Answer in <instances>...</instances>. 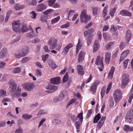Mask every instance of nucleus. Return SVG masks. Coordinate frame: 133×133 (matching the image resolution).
<instances>
[{
    "label": "nucleus",
    "instance_id": "obj_15",
    "mask_svg": "<svg viewBox=\"0 0 133 133\" xmlns=\"http://www.w3.org/2000/svg\"><path fill=\"white\" fill-rule=\"evenodd\" d=\"M85 52L83 51H81L79 53L78 58V61L79 62H82L84 60Z\"/></svg>",
    "mask_w": 133,
    "mask_h": 133
},
{
    "label": "nucleus",
    "instance_id": "obj_21",
    "mask_svg": "<svg viewBox=\"0 0 133 133\" xmlns=\"http://www.w3.org/2000/svg\"><path fill=\"white\" fill-rule=\"evenodd\" d=\"M94 52H96L99 47V42L98 40L96 39L95 40L94 44L93 46Z\"/></svg>",
    "mask_w": 133,
    "mask_h": 133
},
{
    "label": "nucleus",
    "instance_id": "obj_24",
    "mask_svg": "<svg viewBox=\"0 0 133 133\" xmlns=\"http://www.w3.org/2000/svg\"><path fill=\"white\" fill-rule=\"evenodd\" d=\"M21 89L19 87H18L15 93L14 92L12 96L14 97H15L16 96H18L20 95L21 94Z\"/></svg>",
    "mask_w": 133,
    "mask_h": 133
},
{
    "label": "nucleus",
    "instance_id": "obj_37",
    "mask_svg": "<svg viewBox=\"0 0 133 133\" xmlns=\"http://www.w3.org/2000/svg\"><path fill=\"white\" fill-rule=\"evenodd\" d=\"M121 80H125L129 81V75L127 74H124L122 75V78Z\"/></svg>",
    "mask_w": 133,
    "mask_h": 133
},
{
    "label": "nucleus",
    "instance_id": "obj_23",
    "mask_svg": "<svg viewBox=\"0 0 133 133\" xmlns=\"http://www.w3.org/2000/svg\"><path fill=\"white\" fill-rule=\"evenodd\" d=\"M14 7L16 10H18L24 9V6L23 5H21L19 4H16L14 5Z\"/></svg>",
    "mask_w": 133,
    "mask_h": 133
},
{
    "label": "nucleus",
    "instance_id": "obj_36",
    "mask_svg": "<svg viewBox=\"0 0 133 133\" xmlns=\"http://www.w3.org/2000/svg\"><path fill=\"white\" fill-rule=\"evenodd\" d=\"M60 18L59 16H58L54 19H52L51 21V24H53L56 22H58L60 19Z\"/></svg>",
    "mask_w": 133,
    "mask_h": 133
},
{
    "label": "nucleus",
    "instance_id": "obj_64",
    "mask_svg": "<svg viewBox=\"0 0 133 133\" xmlns=\"http://www.w3.org/2000/svg\"><path fill=\"white\" fill-rule=\"evenodd\" d=\"M23 131L21 128L18 129L15 131V133H22Z\"/></svg>",
    "mask_w": 133,
    "mask_h": 133
},
{
    "label": "nucleus",
    "instance_id": "obj_17",
    "mask_svg": "<svg viewBox=\"0 0 133 133\" xmlns=\"http://www.w3.org/2000/svg\"><path fill=\"white\" fill-rule=\"evenodd\" d=\"M78 73L80 75H82L84 74L83 67L80 65H78L77 66Z\"/></svg>",
    "mask_w": 133,
    "mask_h": 133
},
{
    "label": "nucleus",
    "instance_id": "obj_60",
    "mask_svg": "<svg viewBox=\"0 0 133 133\" xmlns=\"http://www.w3.org/2000/svg\"><path fill=\"white\" fill-rule=\"evenodd\" d=\"M29 4L31 5L34 6L36 5L37 4L36 1V0H32Z\"/></svg>",
    "mask_w": 133,
    "mask_h": 133
},
{
    "label": "nucleus",
    "instance_id": "obj_55",
    "mask_svg": "<svg viewBox=\"0 0 133 133\" xmlns=\"http://www.w3.org/2000/svg\"><path fill=\"white\" fill-rule=\"evenodd\" d=\"M25 36L27 37L30 38L36 37L37 35L34 34H26Z\"/></svg>",
    "mask_w": 133,
    "mask_h": 133
},
{
    "label": "nucleus",
    "instance_id": "obj_28",
    "mask_svg": "<svg viewBox=\"0 0 133 133\" xmlns=\"http://www.w3.org/2000/svg\"><path fill=\"white\" fill-rule=\"evenodd\" d=\"M101 117L99 113H98L94 117L93 119L94 123H95L97 122L98 121H99L100 118Z\"/></svg>",
    "mask_w": 133,
    "mask_h": 133
},
{
    "label": "nucleus",
    "instance_id": "obj_34",
    "mask_svg": "<svg viewBox=\"0 0 133 133\" xmlns=\"http://www.w3.org/2000/svg\"><path fill=\"white\" fill-rule=\"evenodd\" d=\"M6 91L4 90L1 89L0 90V97L6 96Z\"/></svg>",
    "mask_w": 133,
    "mask_h": 133
},
{
    "label": "nucleus",
    "instance_id": "obj_39",
    "mask_svg": "<svg viewBox=\"0 0 133 133\" xmlns=\"http://www.w3.org/2000/svg\"><path fill=\"white\" fill-rule=\"evenodd\" d=\"M69 76L68 73L67 72H66L64 76L63 79V82L65 83L66 82L68 79Z\"/></svg>",
    "mask_w": 133,
    "mask_h": 133
},
{
    "label": "nucleus",
    "instance_id": "obj_61",
    "mask_svg": "<svg viewBox=\"0 0 133 133\" xmlns=\"http://www.w3.org/2000/svg\"><path fill=\"white\" fill-rule=\"evenodd\" d=\"M40 41V40L38 38H36L32 40V43H38Z\"/></svg>",
    "mask_w": 133,
    "mask_h": 133
},
{
    "label": "nucleus",
    "instance_id": "obj_25",
    "mask_svg": "<svg viewBox=\"0 0 133 133\" xmlns=\"http://www.w3.org/2000/svg\"><path fill=\"white\" fill-rule=\"evenodd\" d=\"M123 129L126 132L131 131L133 130V127H130L128 125H124Z\"/></svg>",
    "mask_w": 133,
    "mask_h": 133
},
{
    "label": "nucleus",
    "instance_id": "obj_29",
    "mask_svg": "<svg viewBox=\"0 0 133 133\" xmlns=\"http://www.w3.org/2000/svg\"><path fill=\"white\" fill-rule=\"evenodd\" d=\"M117 28L118 29H119L120 28H121V27L119 26H117V27L114 25H112L111 26V28L110 29V31L112 32H115L117 30Z\"/></svg>",
    "mask_w": 133,
    "mask_h": 133
},
{
    "label": "nucleus",
    "instance_id": "obj_19",
    "mask_svg": "<svg viewBox=\"0 0 133 133\" xmlns=\"http://www.w3.org/2000/svg\"><path fill=\"white\" fill-rule=\"evenodd\" d=\"M7 49L5 48H3L0 52V58H2L7 54Z\"/></svg>",
    "mask_w": 133,
    "mask_h": 133
},
{
    "label": "nucleus",
    "instance_id": "obj_38",
    "mask_svg": "<svg viewBox=\"0 0 133 133\" xmlns=\"http://www.w3.org/2000/svg\"><path fill=\"white\" fill-rule=\"evenodd\" d=\"M21 68L19 67L15 68L13 70V72L14 74L19 73L21 71Z\"/></svg>",
    "mask_w": 133,
    "mask_h": 133
},
{
    "label": "nucleus",
    "instance_id": "obj_32",
    "mask_svg": "<svg viewBox=\"0 0 133 133\" xmlns=\"http://www.w3.org/2000/svg\"><path fill=\"white\" fill-rule=\"evenodd\" d=\"M117 8L114 7L113 8H111L109 11V14L112 17H113L114 16V15L116 11Z\"/></svg>",
    "mask_w": 133,
    "mask_h": 133
},
{
    "label": "nucleus",
    "instance_id": "obj_58",
    "mask_svg": "<svg viewBox=\"0 0 133 133\" xmlns=\"http://www.w3.org/2000/svg\"><path fill=\"white\" fill-rule=\"evenodd\" d=\"M94 29L93 28H92L90 30H88L87 31H85L84 33H92L94 32Z\"/></svg>",
    "mask_w": 133,
    "mask_h": 133
},
{
    "label": "nucleus",
    "instance_id": "obj_49",
    "mask_svg": "<svg viewBox=\"0 0 133 133\" xmlns=\"http://www.w3.org/2000/svg\"><path fill=\"white\" fill-rule=\"evenodd\" d=\"M56 1V0H48V5L49 6H51Z\"/></svg>",
    "mask_w": 133,
    "mask_h": 133
},
{
    "label": "nucleus",
    "instance_id": "obj_11",
    "mask_svg": "<svg viewBox=\"0 0 133 133\" xmlns=\"http://www.w3.org/2000/svg\"><path fill=\"white\" fill-rule=\"evenodd\" d=\"M99 82L98 80L95 81L90 87V90L91 91L95 92L97 86L99 84Z\"/></svg>",
    "mask_w": 133,
    "mask_h": 133
},
{
    "label": "nucleus",
    "instance_id": "obj_54",
    "mask_svg": "<svg viewBox=\"0 0 133 133\" xmlns=\"http://www.w3.org/2000/svg\"><path fill=\"white\" fill-rule=\"evenodd\" d=\"M69 49L66 46L64 48L62 52L64 53V54H66L68 52Z\"/></svg>",
    "mask_w": 133,
    "mask_h": 133
},
{
    "label": "nucleus",
    "instance_id": "obj_8",
    "mask_svg": "<svg viewBox=\"0 0 133 133\" xmlns=\"http://www.w3.org/2000/svg\"><path fill=\"white\" fill-rule=\"evenodd\" d=\"M9 84L10 85L9 88V89L12 96L17 89V85L16 83H12L11 81L9 82Z\"/></svg>",
    "mask_w": 133,
    "mask_h": 133
},
{
    "label": "nucleus",
    "instance_id": "obj_9",
    "mask_svg": "<svg viewBox=\"0 0 133 133\" xmlns=\"http://www.w3.org/2000/svg\"><path fill=\"white\" fill-rule=\"evenodd\" d=\"M65 98V95L63 92H61L59 94L57 97L53 99L54 102H57L59 101H61Z\"/></svg>",
    "mask_w": 133,
    "mask_h": 133
},
{
    "label": "nucleus",
    "instance_id": "obj_33",
    "mask_svg": "<svg viewBox=\"0 0 133 133\" xmlns=\"http://www.w3.org/2000/svg\"><path fill=\"white\" fill-rule=\"evenodd\" d=\"M108 8V6H106L104 8L102 11V15L103 18L105 17L107 14V10Z\"/></svg>",
    "mask_w": 133,
    "mask_h": 133
},
{
    "label": "nucleus",
    "instance_id": "obj_13",
    "mask_svg": "<svg viewBox=\"0 0 133 133\" xmlns=\"http://www.w3.org/2000/svg\"><path fill=\"white\" fill-rule=\"evenodd\" d=\"M105 119L106 117L105 116L102 117L101 118L100 120L97 123V127L98 129L102 127Z\"/></svg>",
    "mask_w": 133,
    "mask_h": 133
},
{
    "label": "nucleus",
    "instance_id": "obj_27",
    "mask_svg": "<svg viewBox=\"0 0 133 133\" xmlns=\"http://www.w3.org/2000/svg\"><path fill=\"white\" fill-rule=\"evenodd\" d=\"M32 116L31 115H29L27 114H24L22 116V118L25 120H28L32 117Z\"/></svg>",
    "mask_w": 133,
    "mask_h": 133
},
{
    "label": "nucleus",
    "instance_id": "obj_20",
    "mask_svg": "<svg viewBox=\"0 0 133 133\" xmlns=\"http://www.w3.org/2000/svg\"><path fill=\"white\" fill-rule=\"evenodd\" d=\"M111 53L110 52H107L105 54V62L106 64L109 63L110 59Z\"/></svg>",
    "mask_w": 133,
    "mask_h": 133
},
{
    "label": "nucleus",
    "instance_id": "obj_44",
    "mask_svg": "<svg viewBox=\"0 0 133 133\" xmlns=\"http://www.w3.org/2000/svg\"><path fill=\"white\" fill-rule=\"evenodd\" d=\"M76 101V100L72 98L71 99L69 102L66 105L67 107H68L71 104L74 103Z\"/></svg>",
    "mask_w": 133,
    "mask_h": 133
},
{
    "label": "nucleus",
    "instance_id": "obj_57",
    "mask_svg": "<svg viewBox=\"0 0 133 133\" xmlns=\"http://www.w3.org/2000/svg\"><path fill=\"white\" fill-rule=\"evenodd\" d=\"M92 112V109H90V110H89L88 111V112L87 114V118H89Z\"/></svg>",
    "mask_w": 133,
    "mask_h": 133
},
{
    "label": "nucleus",
    "instance_id": "obj_1",
    "mask_svg": "<svg viewBox=\"0 0 133 133\" xmlns=\"http://www.w3.org/2000/svg\"><path fill=\"white\" fill-rule=\"evenodd\" d=\"M29 51V48L26 46H23L21 50L15 54V56L17 58H20L26 56Z\"/></svg>",
    "mask_w": 133,
    "mask_h": 133
},
{
    "label": "nucleus",
    "instance_id": "obj_42",
    "mask_svg": "<svg viewBox=\"0 0 133 133\" xmlns=\"http://www.w3.org/2000/svg\"><path fill=\"white\" fill-rule=\"evenodd\" d=\"M82 46V42L79 39L78 40V43L77 44L76 47L77 48L81 49Z\"/></svg>",
    "mask_w": 133,
    "mask_h": 133
},
{
    "label": "nucleus",
    "instance_id": "obj_56",
    "mask_svg": "<svg viewBox=\"0 0 133 133\" xmlns=\"http://www.w3.org/2000/svg\"><path fill=\"white\" fill-rule=\"evenodd\" d=\"M105 89L106 88L104 87H103L102 88L101 91V96L102 98L103 97L104 95Z\"/></svg>",
    "mask_w": 133,
    "mask_h": 133
},
{
    "label": "nucleus",
    "instance_id": "obj_3",
    "mask_svg": "<svg viewBox=\"0 0 133 133\" xmlns=\"http://www.w3.org/2000/svg\"><path fill=\"white\" fill-rule=\"evenodd\" d=\"M113 97L115 103H118L122 98L121 90L119 89H117L115 90L113 93Z\"/></svg>",
    "mask_w": 133,
    "mask_h": 133
},
{
    "label": "nucleus",
    "instance_id": "obj_4",
    "mask_svg": "<svg viewBox=\"0 0 133 133\" xmlns=\"http://www.w3.org/2000/svg\"><path fill=\"white\" fill-rule=\"evenodd\" d=\"M58 88L57 86L49 84L45 87V91L48 93H52L56 91Z\"/></svg>",
    "mask_w": 133,
    "mask_h": 133
},
{
    "label": "nucleus",
    "instance_id": "obj_35",
    "mask_svg": "<svg viewBox=\"0 0 133 133\" xmlns=\"http://www.w3.org/2000/svg\"><path fill=\"white\" fill-rule=\"evenodd\" d=\"M92 14L94 16L96 15L97 14L98 10V8L95 7L92 8Z\"/></svg>",
    "mask_w": 133,
    "mask_h": 133
},
{
    "label": "nucleus",
    "instance_id": "obj_40",
    "mask_svg": "<svg viewBox=\"0 0 133 133\" xmlns=\"http://www.w3.org/2000/svg\"><path fill=\"white\" fill-rule=\"evenodd\" d=\"M131 37L130 34H126L125 36L126 42L127 44L128 43Z\"/></svg>",
    "mask_w": 133,
    "mask_h": 133
},
{
    "label": "nucleus",
    "instance_id": "obj_12",
    "mask_svg": "<svg viewBox=\"0 0 133 133\" xmlns=\"http://www.w3.org/2000/svg\"><path fill=\"white\" fill-rule=\"evenodd\" d=\"M61 79V78L60 77H57L51 78L50 79V82L53 84H58L60 83V81Z\"/></svg>",
    "mask_w": 133,
    "mask_h": 133
},
{
    "label": "nucleus",
    "instance_id": "obj_50",
    "mask_svg": "<svg viewBox=\"0 0 133 133\" xmlns=\"http://www.w3.org/2000/svg\"><path fill=\"white\" fill-rule=\"evenodd\" d=\"M130 52V51L128 50H127L126 51L123 52L122 54L121 55L123 56V57H125Z\"/></svg>",
    "mask_w": 133,
    "mask_h": 133
},
{
    "label": "nucleus",
    "instance_id": "obj_6",
    "mask_svg": "<svg viewBox=\"0 0 133 133\" xmlns=\"http://www.w3.org/2000/svg\"><path fill=\"white\" fill-rule=\"evenodd\" d=\"M23 88L27 91L32 90L35 87L33 83L31 82L25 83L22 85Z\"/></svg>",
    "mask_w": 133,
    "mask_h": 133
},
{
    "label": "nucleus",
    "instance_id": "obj_16",
    "mask_svg": "<svg viewBox=\"0 0 133 133\" xmlns=\"http://www.w3.org/2000/svg\"><path fill=\"white\" fill-rule=\"evenodd\" d=\"M28 30L26 24L24 23H23L21 28H19V32L24 33L26 32Z\"/></svg>",
    "mask_w": 133,
    "mask_h": 133
},
{
    "label": "nucleus",
    "instance_id": "obj_41",
    "mask_svg": "<svg viewBox=\"0 0 133 133\" xmlns=\"http://www.w3.org/2000/svg\"><path fill=\"white\" fill-rule=\"evenodd\" d=\"M30 17L32 18L35 19L36 18V16L37 15V14H36L35 11H32L30 13Z\"/></svg>",
    "mask_w": 133,
    "mask_h": 133
},
{
    "label": "nucleus",
    "instance_id": "obj_2",
    "mask_svg": "<svg viewBox=\"0 0 133 133\" xmlns=\"http://www.w3.org/2000/svg\"><path fill=\"white\" fill-rule=\"evenodd\" d=\"M90 19V16L87 14V10L84 9L82 11L80 15L81 21L82 23H86Z\"/></svg>",
    "mask_w": 133,
    "mask_h": 133
},
{
    "label": "nucleus",
    "instance_id": "obj_18",
    "mask_svg": "<svg viewBox=\"0 0 133 133\" xmlns=\"http://www.w3.org/2000/svg\"><path fill=\"white\" fill-rule=\"evenodd\" d=\"M103 59V57H102L101 58L99 56H98L96 58V64L98 65L103 64L102 62Z\"/></svg>",
    "mask_w": 133,
    "mask_h": 133
},
{
    "label": "nucleus",
    "instance_id": "obj_63",
    "mask_svg": "<svg viewBox=\"0 0 133 133\" xmlns=\"http://www.w3.org/2000/svg\"><path fill=\"white\" fill-rule=\"evenodd\" d=\"M125 45H124V43L123 42H121L119 45V48L121 49H123L125 47Z\"/></svg>",
    "mask_w": 133,
    "mask_h": 133
},
{
    "label": "nucleus",
    "instance_id": "obj_45",
    "mask_svg": "<svg viewBox=\"0 0 133 133\" xmlns=\"http://www.w3.org/2000/svg\"><path fill=\"white\" fill-rule=\"evenodd\" d=\"M70 117L71 119L74 122H75L77 119V117L74 115H72L71 114H70Z\"/></svg>",
    "mask_w": 133,
    "mask_h": 133
},
{
    "label": "nucleus",
    "instance_id": "obj_59",
    "mask_svg": "<svg viewBox=\"0 0 133 133\" xmlns=\"http://www.w3.org/2000/svg\"><path fill=\"white\" fill-rule=\"evenodd\" d=\"M129 62V59H127L125 60L123 62L124 67L126 68L127 66V64Z\"/></svg>",
    "mask_w": 133,
    "mask_h": 133
},
{
    "label": "nucleus",
    "instance_id": "obj_62",
    "mask_svg": "<svg viewBox=\"0 0 133 133\" xmlns=\"http://www.w3.org/2000/svg\"><path fill=\"white\" fill-rule=\"evenodd\" d=\"M44 49L45 52H46L49 53L50 51V50L48 49V46H45L44 47Z\"/></svg>",
    "mask_w": 133,
    "mask_h": 133
},
{
    "label": "nucleus",
    "instance_id": "obj_7",
    "mask_svg": "<svg viewBox=\"0 0 133 133\" xmlns=\"http://www.w3.org/2000/svg\"><path fill=\"white\" fill-rule=\"evenodd\" d=\"M57 40L54 38H51L48 42V45L51 49H54L57 45Z\"/></svg>",
    "mask_w": 133,
    "mask_h": 133
},
{
    "label": "nucleus",
    "instance_id": "obj_10",
    "mask_svg": "<svg viewBox=\"0 0 133 133\" xmlns=\"http://www.w3.org/2000/svg\"><path fill=\"white\" fill-rule=\"evenodd\" d=\"M47 7L46 5L43 3H41L37 6L36 11L38 12H41L46 9Z\"/></svg>",
    "mask_w": 133,
    "mask_h": 133
},
{
    "label": "nucleus",
    "instance_id": "obj_51",
    "mask_svg": "<svg viewBox=\"0 0 133 133\" xmlns=\"http://www.w3.org/2000/svg\"><path fill=\"white\" fill-rule=\"evenodd\" d=\"M42 73L41 70L40 69H37L36 71V75L39 76H41L42 75Z\"/></svg>",
    "mask_w": 133,
    "mask_h": 133
},
{
    "label": "nucleus",
    "instance_id": "obj_14",
    "mask_svg": "<svg viewBox=\"0 0 133 133\" xmlns=\"http://www.w3.org/2000/svg\"><path fill=\"white\" fill-rule=\"evenodd\" d=\"M119 13L121 15L123 16L129 17L131 16V12L125 10H121L119 12Z\"/></svg>",
    "mask_w": 133,
    "mask_h": 133
},
{
    "label": "nucleus",
    "instance_id": "obj_48",
    "mask_svg": "<svg viewBox=\"0 0 133 133\" xmlns=\"http://www.w3.org/2000/svg\"><path fill=\"white\" fill-rule=\"evenodd\" d=\"M53 122L56 125H58L61 123V121L58 119H54Z\"/></svg>",
    "mask_w": 133,
    "mask_h": 133
},
{
    "label": "nucleus",
    "instance_id": "obj_43",
    "mask_svg": "<svg viewBox=\"0 0 133 133\" xmlns=\"http://www.w3.org/2000/svg\"><path fill=\"white\" fill-rule=\"evenodd\" d=\"M83 112H81L78 114L77 116V118H79L80 121L81 122H82L83 120Z\"/></svg>",
    "mask_w": 133,
    "mask_h": 133
},
{
    "label": "nucleus",
    "instance_id": "obj_47",
    "mask_svg": "<svg viewBox=\"0 0 133 133\" xmlns=\"http://www.w3.org/2000/svg\"><path fill=\"white\" fill-rule=\"evenodd\" d=\"M46 113V111L44 110H40L38 112L37 114V115L38 116H41L42 114H45Z\"/></svg>",
    "mask_w": 133,
    "mask_h": 133
},
{
    "label": "nucleus",
    "instance_id": "obj_46",
    "mask_svg": "<svg viewBox=\"0 0 133 133\" xmlns=\"http://www.w3.org/2000/svg\"><path fill=\"white\" fill-rule=\"evenodd\" d=\"M31 58L30 57H24L22 58V62L23 63H24L27 62Z\"/></svg>",
    "mask_w": 133,
    "mask_h": 133
},
{
    "label": "nucleus",
    "instance_id": "obj_52",
    "mask_svg": "<svg viewBox=\"0 0 133 133\" xmlns=\"http://www.w3.org/2000/svg\"><path fill=\"white\" fill-rule=\"evenodd\" d=\"M70 22H68L62 25L61 26V28H64L69 27L70 25Z\"/></svg>",
    "mask_w": 133,
    "mask_h": 133
},
{
    "label": "nucleus",
    "instance_id": "obj_26",
    "mask_svg": "<svg viewBox=\"0 0 133 133\" xmlns=\"http://www.w3.org/2000/svg\"><path fill=\"white\" fill-rule=\"evenodd\" d=\"M121 81L122 83L121 87L122 89H123L128 85L129 81L125 80H121Z\"/></svg>",
    "mask_w": 133,
    "mask_h": 133
},
{
    "label": "nucleus",
    "instance_id": "obj_5",
    "mask_svg": "<svg viewBox=\"0 0 133 133\" xmlns=\"http://www.w3.org/2000/svg\"><path fill=\"white\" fill-rule=\"evenodd\" d=\"M20 21L18 20L13 22L12 26L13 30L16 32H19L20 25Z\"/></svg>",
    "mask_w": 133,
    "mask_h": 133
},
{
    "label": "nucleus",
    "instance_id": "obj_31",
    "mask_svg": "<svg viewBox=\"0 0 133 133\" xmlns=\"http://www.w3.org/2000/svg\"><path fill=\"white\" fill-rule=\"evenodd\" d=\"M82 122H81L80 121H78L76 122L75 124V126L76 129V131L77 132H79L80 130V124H81Z\"/></svg>",
    "mask_w": 133,
    "mask_h": 133
},
{
    "label": "nucleus",
    "instance_id": "obj_22",
    "mask_svg": "<svg viewBox=\"0 0 133 133\" xmlns=\"http://www.w3.org/2000/svg\"><path fill=\"white\" fill-rule=\"evenodd\" d=\"M115 68L114 66H112L109 73L108 75V77L111 79H112L113 77V76L114 71Z\"/></svg>",
    "mask_w": 133,
    "mask_h": 133
},
{
    "label": "nucleus",
    "instance_id": "obj_30",
    "mask_svg": "<svg viewBox=\"0 0 133 133\" xmlns=\"http://www.w3.org/2000/svg\"><path fill=\"white\" fill-rule=\"evenodd\" d=\"M125 120L127 122L131 123L133 120V117L127 114L125 118Z\"/></svg>",
    "mask_w": 133,
    "mask_h": 133
},
{
    "label": "nucleus",
    "instance_id": "obj_53",
    "mask_svg": "<svg viewBox=\"0 0 133 133\" xmlns=\"http://www.w3.org/2000/svg\"><path fill=\"white\" fill-rule=\"evenodd\" d=\"M49 56L48 54H46L45 55H43L42 56V59L43 61L45 62L46 61L47 59L48 58Z\"/></svg>",
    "mask_w": 133,
    "mask_h": 133
}]
</instances>
